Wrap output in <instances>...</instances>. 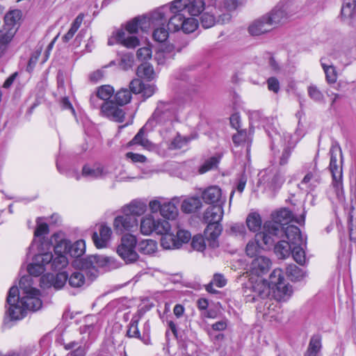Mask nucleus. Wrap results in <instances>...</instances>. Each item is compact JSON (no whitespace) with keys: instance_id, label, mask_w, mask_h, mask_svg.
Returning <instances> with one entry per match:
<instances>
[{"instance_id":"7c9ffc66","label":"nucleus","mask_w":356,"mask_h":356,"mask_svg":"<svg viewBox=\"0 0 356 356\" xmlns=\"http://www.w3.org/2000/svg\"><path fill=\"white\" fill-rule=\"evenodd\" d=\"M202 206L201 200L197 197H191L185 199L181 205L183 212L191 213L200 209Z\"/></svg>"},{"instance_id":"f03ea898","label":"nucleus","mask_w":356,"mask_h":356,"mask_svg":"<svg viewBox=\"0 0 356 356\" xmlns=\"http://www.w3.org/2000/svg\"><path fill=\"white\" fill-rule=\"evenodd\" d=\"M277 290L287 295L289 287L284 283L282 270L276 268L270 273L269 281L265 280H250L243 284V293L246 302H253L259 300H264L270 293V289Z\"/></svg>"},{"instance_id":"0e129e2a","label":"nucleus","mask_w":356,"mask_h":356,"mask_svg":"<svg viewBox=\"0 0 356 356\" xmlns=\"http://www.w3.org/2000/svg\"><path fill=\"white\" fill-rule=\"evenodd\" d=\"M152 49L149 47L140 48L137 51V58L140 60H147L152 56Z\"/></svg>"},{"instance_id":"a19ab883","label":"nucleus","mask_w":356,"mask_h":356,"mask_svg":"<svg viewBox=\"0 0 356 356\" xmlns=\"http://www.w3.org/2000/svg\"><path fill=\"white\" fill-rule=\"evenodd\" d=\"M137 75L139 77L152 80L154 78V71L152 65L145 63L137 68Z\"/></svg>"},{"instance_id":"603ef678","label":"nucleus","mask_w":356,"mask_h":356,"mask_svg":"<svg viewBox=\"0 0 356 356\" xmlns=\"http://www.w3.org/2000/svg\"><path fill=\"white\" fill-rule=\"evenodd\" d=\"M308 96L316 102H323L324 95L320 89L315 85H310L307 88Z\"/></svg>"},{"instance_id":"774afa93","label":"nucleus","mask_w":356,"mask_h":356,"mask_svg":"<svg viewBox=\"0 0 356 356\" xmlns=\"http://www.w3.org/2000/svg\"><path fill=\"white\" fill-rule=\"evenodd\" d=\"M143 83L139 79H133L129 83V88L131 92L134 94L140 93L143 89Z\"/></svg>"},{"instance_id":"58836bf2","label":"nucleus","mask_w":356,"mask_h":356,"mask_svg":"<svg viewBox=\"0 0 356 356\" xmlns=\"http://www.w3.org/2000/svg\"><path fill=\"white\" fill-rule=\"evenodd\" d=\"M85 251L86 244L83 240H79L74 243L73 244L70 243L69 254L72 257L79 259V257H80L84 254Z\"/></svg>"},{"instance_id":"c756f323","label":"nucleus","mask_w":356,"mask_h":356,"mask_svg":"<svg viewBox=\"0 0 356 356\" xmlns=\"http://www.w3.org/2000/svg\"><path fill=\"white\" fill-rule=\"evenodd\" d=\"M18 27H6L0 31V49L4 51L15 36Z\"/></svg>"},{"instance_id":"412c9836","label":"nucleus","mask_w":356,"mask_h":356,"mask_svg":"<svg viewBox=\"0 0 356 356\" xmlns=\"http://www.w3.org/2000/svg\"><path fill=\"white\" fill-rule=\"evenodd\" d=\"M202 198L207 204H219L225 199L222 197V191L217 186H211L204 189L202 193Z\"/></svg>"},{"instance_id":"6e6d98bb","label":"nucleus","mask_w":356,"mask_h":356,"mask_svg":"<svg viewBox=\"0 0 356 356\" xmlns=\"http://www.w3.org/2000/svg\"><path fill=\"white\" fill-rule=\"evenodd\" d=\"M38 264L40 266L46 268V266H49L51 267V263L52 260V253L46 252L43 254H39L34 257L33 258Z\"/></svg>"},{"instance_id":"20e7f679","label":"nucleus","mask_w":356,"mask_h":356,"mask_svg":"<svg viewBox=\"0 0 356 356\" xmlns=\"http://www.w3.org/2000/svg\"><path fill=\"white\" fill-rule=\"evenodd\" d=\"M203 0H175L170 5V13L168 27L170 31L181 30L186 14L199 15L204 8Z\"/></svg>"},{"instance_id":"dca6fc26","label":"nucleus","mask_w":356,"mask_h":356,"mask_svg":"<svg viewBox=\"0 0 356 356\" xmlns=\"http://www.w3.org/2000/svg\"><path fill=\"white\" fill-rule=\"evenodd\" d=\"M120 43L127 48H135L139 45V40L136 36L127 35L123 29H119L113 33V36L108 39V44L113 45Z\"/></svg>"},{"instance_id":"c9c22d12","label":"nucleus","mask_w":356,"mask_h":356,"mask_svg":"<svg viewBox=\"0 0 356 356\" xmlns=\"http://www.w3.org/2000/svg\"><path fill=\"white\" fill-rule=\"evenodd\" d=\"M262 243L266 245L263 239H259L255 235V240L254 241H250L245 248V252L248 256L251 257H257V253L259 252L260 248H264ZM272 245H266V246H271Z\"/></svg>"},{"instance_id":"37998d69","label":"nucleus","mask_w":356,"mask_h":356,"mask_svg":"<svg viewBox=\"0 0 356 356\" xmlns=\"http://www.w3.org/2000/svg\"><path fill=\"white\" fill-rule=\"evenodd\" d=\"M68 282L69 284L74 288L82 286L86 282L84 273L81 270L74 271L70 277L68 276Z\"/></svg>"},{"instance_id":"72a5a7b5","label":"nucleus","mask_w":356,"mask_h":356,"mask_svg":"<svg viewBox=\"0 0 356 356\" xmlns=\"http://www.w3.org/2000/svg\"><path fill=\"white\" fill-rule=\"evenodd\" d=\"M232 140L236 145L246 144L247 152H248L252 142V136L246 130H240L233 136Z\"/></svg>"},{"instance_id":"4be33fe9","label":"nucleus","mask_w":356,"mask_h":356,"mask_svg":"<svg viewBox=\"0 0 356 356\" xmlns=\"http://www.w3.org/2000/svg\"><path fill=\"white\" fill-rule=\"evenodd\" d=\"M170 13V6H163L153 11L149 17H147V25L149 27L152 25H164Z\"/></svg>"},{"instance_id":"3c124183","label":"nucleus","mask_w":356,"mask_h":356,"mask_svg":"<svg viewBox=\"0 0 356 356\" xmlns=\"http://www.w3.org/2000/svg\"><path fill=\"white\" fill-rule=\"evenodd\" d=\"M321 65L325 74V79L327 83H334L337 79V73L335 67L332 65H327L321 61Z\"/></svg>"},{"instance_id":"cd10ccee","label":"nucleus","mask_w":356,"mask_h":356,"mask_svg":"<svg viewBox=\"0 0 356 356\" xmlns=\"http://www.w3.org/2000/svg\"><path fill=\"white\" fill-rule=\"evenodd\" d=\"M147 23V21L146 17H136L127 23L125 26V31L130 34L138 33L139 29L145 31L148 28Z\"/></svg>"},{"instance_id":"c85d7f7f","label":"nucleus","mask_w":356,"mask_h":356,"mask_svg":"<svg viewBox=\"0 0 356 356\" xmlns=\"http://www.w3.org/2000/svg\"><path fill=\"white\" fill-rule=\"evenodd\" d=\"M322 338L319 334L313 335L310 340L304 356H322Z\"/></svg>"},{"instance_id":"f257e3e1","label":"nucleus","mask_w":356,"mask_h":356,"mask_svg":"<svg viewBox=\"0 0 356 356\" xmlns=\"http://www.w3.org/2000/svg\"><path fill=\"white\" fill-rule=\"evenodd\" d=\"M140 232L143 235H149L153 232L162 235L161 245L165 250L180 248L191 238V233L185 229H178L176 234L170 232V225L163 219H155L151 216L141 219Z\"/></svg>"},{"instance_id":"de8ad7c7","label":"nucleus","mask_w":356,"mask_h":356,"mask_svg":"<svg viewBox=\"0 0 356 356\" xmlns=\"http://www.w3.org/2000/svg\"><path fill=\"white\" fill-rule=\"evenodd\" d=\"M131 99V91L127 88H122L115 95L116 104L120 106H123L128 104Z\"/></svg>"},{"instance_id":"39448f33","label":"nucleus","mask_w":356,"mask_h":356,"mask_svg":"<svg viewBox=\"0 0 356 356\" xmlns=\"http://www.w3.org/2000/svg\"><path fill=\"white\" fill-rule=\"evenodd\" d=\"M224 204L225 201H222L221 204L210 206L203 214V221L207 223L204 235L209 242V246L212 248L218 246V238L222 231L220 222L224 215Z\"/></svg>"},{"instance_id":"a878e982","label":"nucleus","mask_w":356,"mask_h":356,"mask_svg":"<svg viewBox=\"0 0 356 356\" xmlns=\"http://www.w3.org/2000/svg\"><path fill=\"white\" fill-rule=\"evenodd\" d=\"M146 208L147 205L144 202L134 200L129 204L124 206L121 209V212L129 215H134L136 218L143 214L146 211Z\"/></svg>"},{"instance_id":"f8f14e48","label":"nucleus","mask_w":356,"mask_h":356,"mask_svg":"<svg viewBox=\"0 0 356 356\" xmlns=\"http://www.w3.org/2000/svg\"><path fill=\"white\" fill-rule=\"evenodd\" d=\"M291 6L292 2L291 1H280L270 12L264 15L272 29L295 12Z\"/></svg>"},{"instance_id":"f3484780","label":"nucleus","mask_w":356,"mask_h":356,"mask_svg":"<svg viewBox=\"0 0 356 356\" xmlns=\"http://www.w3.org/2000/svg\"><path fill=\"white\" fill-rule=\"evenodd\" d=\"M67 280L68 275L66 272H60L56 275L47 273L41 277L40 286L43 288L54 286L56 289H60L65 285Z\"/></svg>"},{"instance_id":"393cba45","label":"nucleus","mask_w":356,"mask_h":356,"mask_svg":"<svg viewBox=\"0 0 356 356\" xmlns=\"http://www.w3.org/2000/svg\"><path fill=\"white\" fill-rule=\"evenodd\" d=\"M288 239V242L293 245H303L305 243L300 229L295 225H288L284 228L283 236Z\"/></svg>"},{"instance_id":"e433bc0d","label":"nucleus","mask_w":356,"mask_h":356,"mask_svg":"<svg viewBox=\"0 0 356 356\" xmlns=\"http://www.w3.org/2000/svg\"><path fill=\"white\" fill-rule=\"evenodd\" d=\"M286 274L291 281H300L305 276L303 270L293 264L287 266Z\"/></svg>"},{"instance_id":"0eeeda50","label":"nucleus","mask_w":356,"mask_h":356,"mask_svg":"<svg viewBox=\"0 0 356 356\" xmlns=\"http://www.w3.org/2000/svg\"><path fill=\"white\" fill-rule=\"evenodd\" d=\"M33 279L30 275L21 277L19 282V300L28 310L37 311L42 305L40 291L32 286Z\"/></svg>"},{"instance_id":"69168bd1","label":"nucleus","mask_w":356,"mask_h":356,"mask_svg":"<svg viewBox=\"0 0 356 356\" xmlns=\"http://www.w3.org/2000/svg\"><path fill=\"white\" fill-rule=\"evenodd\" d=\"M125 156L127 159L131 160L134 163H143L147 161V159L145 156L140 154L134 153V152H127L125 154Z\"/></svg>"},{"instance_id":"aec40b11","label":"nucleus","mask_w":356,"mask_h":356,"mask_svg":"<svg viewBox=\"0 0 356 356\" xmlns=\"http://www.w3.org/2000/svg\"><path fill=\"white\" fill-rule=\"evenodd\" d=\"M109 173L108 168L101 164L85 165L82 169V175L90 179L104 178Z\"/></svg>"},{"instance_id":"79ce46f5","label":"nucleus","mask_w":356,"mask_h":356,"mask_svg":"<svg viewBox=\"0 0 356 356\" xmlns=\"http://www.w3.org/2000/svg\"><path fill=\"white\" fill-rule=\"evenodd\" d=\"M157 243L152 239H145L138 243V250L141 253L151 254L156 252Z\"/></svg>"},{"instance_id":"5fc2aeb1","label":"nucleus","mask_w":356,"mask_h":356,"mask_svg":"<svg viewBox=\"0 0 356 356\" xmlns=\"http://www.w3.org/2000/svg\"><path fill=\"white\" fill-rule=\"evenodd\" d=\"M138 318H133L129 323V329L127 330V336L129 337H134L137 339H141L140 333L138 330Z\"/></svg>"},{"instance_id":"2f4dec72","label":"nucleus","mask_w":356,"mask_h":356,"mask_svg":"<svg viewBox=\"0 0 356 356\" xmlns=\"http://www.w3.org/2000/svg\"><path fill=\"white\" fill-rule=\"evenodd\" d=\"M293 245L287 241L280 240L275 245V253L279 259H285L291 254Z\"/></svg>"},{"instance_id":"13d9d810","label":"nucleus","mask_w":356,"mask_h":356,"mask_svg":"<svg viewBox=\"0 0 356 356\" xmlns=\"http://www.w3.org/2000/svg\"><path fill=\"white\" fill-rule=\"evenodd\" d=\"M27 270L30 275L38 277L44 272L46 268L35 262L33 259V262L28 266Z\"/></svg>"},{"instance_id":"4468645a","label":"nucleus","mask_w":356,"mask_h":356,"mask_svg":"<svg viewBox=\"0 0 356 356\" xmlns=\"http://www.w3.org/2000/svg\"><path fill=\"white\" fill-rule=\"evenodd\" d=\"M330 161L329 168L332 176L333 185L334 187L339 188L342 184V170L341 167L337 163V156H340V163H342L343 155L341 149L337 143H334L332 145L330 149Z\"/></svg>"},{"instance_id":"864d4df0","label":"nucleus","mask_w":356,"mask_h":356,"mask_svg":"<svg viewBox=\"0 0 356 356\" xmlns=\"http://www.w3.org/2000/svg\"><path fill=\"white\" fill-rule=\"evenodd\" d=\"M205 240L208 241L206 237L202 235H195L192 238L191 245L197 251L203 252L206 248ZM209 243V242H207Z\"/></svg>"},{"instance_id":"052dcab7","label":"nucleus","mask_w":356,"mask_h":356,"mask_svg":"<svg viewBox=\"0 0 356 356\" xmlns=\"http://www.w3.org/2000/svg\"><path fill=\"white\" fill-rule=\"evenodd\" d=\"M295 144H289L284 148L282 155L280 158L279 163L280 165H284L288 163L289 159L291 156Z\"/></svg>"},{"instance_id":"6ab92c4d","label":"nucleus","mask_w":356,"mask_h":356,"mask_svg":"<svg viewBox=\"0 0 356 356\" xmlns=\"http://www.w3.org/2000/svg\"><path fill=\"white\" fill-rule=\"evenodd\" d=\"M321 181L320 171L317 168L316 163H311L306 175L301 181L302 185H305L307 188L312 191Z\"/></svg>"},{"instance_id":"bf43d9fd","label":"nucleus","mask_w":356,"mask_h":356,"mask_svg":"<svg viewBox=\"0 0 356 356\" xmlns=\"http://www.w3.org/2000/svg\"><path fill=\"white\" fill-rule=\"evenodd\" d=\"M168 31L165 27L155 29L153 32L154 39L159 42H165L168 38Z\"/></svg>"},{"instance_id":"680f3d73","label":"nucleus","mask_w":356,"mask_h":356,"mask_svg":"<svg viewBox=\"0 0 356 356\" xmlns=\"http://www.w3.org/2000/svg\"><path fill=\"white\" fill-rule=\"evenodd\" d=\"M39 219H37V227L34 232L35 237H41L49 233V226L45 222H40Z\"/></svg>"},{"instance_id":"473e14b6","label":"nucleus","mask_w":356,"mask_h":356,"mask_svg":"<svg viewBox=\"0 0 356 356\" xmlns=\"http://www.w3.org/2000/svg\"><path fill=\"white\" fill-rule=\"evenodd\" d=\"M59 238V234H54L52 236V238L56 242V244L54 246V253L58 254H63L65 255L66 254H69L70 241L65 238H60L58 241V239Z\"/></svg>"},{"instance_id":"1a4fd4ad","label":"nucleus","mask_w":356,"mask_h":356,"mask_svg":"<svg viewBox=\"0 0 356 356\" xmlns=\"http://www.w3.org/2000/svg\"><path fill=\"white\" fill-rule=\"evenodd\" d=\"M6 302L9 305L6 312L4 323L9 321H18L22 319L28 310L19 300V291L17 286H13L8 294Z\"/></svg>"},{"instance_id":"4c0bfd02","label":"nucleus","mask_w":356,"mask_h":356,"mask_svg":"<svg viewBox=\"0 0 356 356\" xmlns=\"http://www.w3.org/2000/svg\"><path fill=\"white\" fill-rule=\"evenodd\" d=\"M246 224L251 232H256L259 231L261 227L260 215L257 213H250L247 217Z\"/></svg>"},{"instance_id":"09e8293b","label":"nucleus","mask_w":356,"mask_h":356,"mask_svg":"<svg viewBox=\"0 0 356 356\" xmlns=\"http://www.w3.org/2000/svg\"><path fill=\"white\" fill-rule=\"evenodd\" d=\"M104 102H110L108 100L114 94V89L109 85L102 86L98 88L97 93Z\"/></svg>"},{"instance_id":"7ed1b4c3","label":"nucleus","mask_w":356,"mask_h":356,"mask_svg":"<svg viewBox=\"0 0 356 356\" xmlns=\"http://www.w3.org/2000/svg\"><path fill=\"white\" fill-rule=\"evenodd\" d=\"M293 220L301 225L305 222V216L294 218L290 210L282 209L272 214V219L264 223L263 231L257 233V237L259 239H263L266 245H274L275 241L283 235L285 225Z\"/></svg>"},{"instance_id":"5701e85b","label":"nucleus","mask_w":356,"mask_h":356,"mask_svg":"<svg viewBox=\"0 0 356 356\" xmlns=\"http://www.w3.org/2000/svg\"><path fill=\"white\" fill-rule=\"evenodd\" d=\"M271 30L272 28L266 19L264 15L252 22L248 26L249 33L254 36L264 34Z\"/></svg>"},{"instance_id":"ea45409f","label":"nucleus","mask_w":356,"mask_h":356,"mask_svg":"<svg viewBox=\"0 0 356 356\" xmlns=\"http://www.w3.org/2000/svg\"><path fill=\"white\" fill-rule=\"evenodd\" d=\"M69 261L66 255L63 254H55L54 256L52 254V260L51 263V269L54 270H60L64 268H65Z\"/></svg>"},{"instance_id":"6e6552de","label":"nucleus","mask_w":356,"mask_h":356,"mask_svg":"<svg viewBox=\"0 0 356 356\" xmlns=\"http://www.w3.org/2000/svg\"><path fill=\"white\" fill-rule=\"evenodd\" d=\"M109 262V259L100 255H90L85 258L76 259L73 266L76 269L86 273L88 279L94 280L99 275L98 268Z\"/></svg>"},{"instance_id":"a18cd8bd","label":"nucleus","mask_w":356,"mask_h":356,"mask_svg":"<svg viewBox=\"0 0 356 356\" xmlns=\"http://www.w3.org/2000/svg\"><path fill=\"white\" fill-rule=\"evenodd\" d=\"M303 245H293L291 254L293 259L300 265H305L306 263V255L305 250L302 247Z\"/></svg>"},{"instance_id":"338daca9","label":"nucleus","mask_w":356,"mask_h":356,"mask_svg":"<svg viewBox=\"0 0 356 356\" xmlns=\"http://www.w3.org/2000/svg\"><path fill=\"white\" fill-rule=\"evenodd\" d=\"M215 24V17L212 15L204 13L201 17V24L205 28L208 29L211 27Z\"/></svg>"},{"instance_id":"8fccbe9b","label":"nucleus","mask_w":356,"mask_h":356,"mask_svg":"<svg viewBox=\"0 0 356 356\" xmlns=\"http://www.w3.org/2000/svg\"><path fill=\"white\" fill-rule=\"evenodd\" d=\"M219 163V158L217 156H211L207 159L203 164L199 168V174H204L207 172L216 168Z\"/></svg>"},{"instance_id":"bb28decb","label":"nucleus","mask_w":356,"mask_h":356,"mask_svg":"<svg viewBox=\"0 0 356 356\" xmlns=\"http://www.w3.org/2000/svg\"><path fill=\"white\" fill-rule=\"evenodd\" d=\"M179 203V199L172 198L170 201H163L161 216L167 219H174L178 214L177 205Z\"/></svg>"},{"instance_id":"c03bdc74","label":"nucleus","mask_w":356,"mask_h":356,"mask_svg":"<svg viewBox=\"0 0 356 356\" xmlns=\"http://www.w3.org/2000/svg\"><path fill=\"white\" fill-rule=\"evenodd\" d=\"M195 15L186 14L181 30L185 33H190L196 30L198 26V22L194 17Z\"/></svg>"},{"instance_id":"9d476101","label":"nucleus","mask_w":356,"mask_h":356,"mask_svg":"<svg viewBox=\"0 0 356 356\" xmlns=\"http://www.w3.org/2000/svg\"><path fill=\"white\" fill-rule=\"evenodd\" d=\"M258 187L264 191H274L282 186L285 181L284 175L274 169H266L259 175Z\"/></svg>"},{"instance_id":"49530a36","label":"nucleus","mask_w":356,"mask_h":356,"mask_svg":"<svg viewBox=\"0 0 356 356\" xmlns=\"http://www.w3.org/2000/svg\"><path fill=\"white\" fill-rule=\"evenodd\" d=\"M22 17V13L19 10H14L8 12L5 16V22L6 27H17V23Z\"/></svg>"},{"instance_id":"f704fd0d","label":"nucleus","mask_w":356,"mask_h":356,"mask_svg":"<svg viewBox=\"0 0 356 356\" xmlns=\"http://www.w3.org/2000/svg\"><path fill=\"white\" fill-rule=\"evenodd\" d=\"M139 145L145 149L152 147V143L146 138L144 127L141 128L133 139L129 143V145Z\"/></svg>"},{"instance_id":"b1692460","label":"nucleus","mask_w":356,"mask_h":356,"mask_svg":"<svg viewBox=\"0 0 356 356\" xmlns=\"http://www.w3.org/2000/svg\"><path fill=\"white\" fill-rule=\"evenodd\" d=\"M102 115L116 122H122L124 118V113L122 109L118 108L113 102H104L102 105Z\"/></svg>"},{"instance_id":"2eb2a0df","label":"nucleus","mask_w":356,"mask_h":356,"mask_svg":"<svg viewBox=\"0 0 356 356\" xmlns=\"http://www.w3.org/2000/svg\"><path fill=\"white\" fill-rule=\"evenodd\" d=\"M113 225L116 234H122L136 230L138 222L137 218L134 216V215L122 213V214L117 216L114 218Z\"/></svg>"},{"instance_id":"423d86ee","label":"nucleus","mask_w":356,"mask_h":356,"mask_svg":"<svg viewBox=\"0 0 356 356\" xmlns=\"http://www.w3.org/2000/svg\"><path fill=\"white\" fill-rule=\"evenodd\" d=\"M179 106L177 100L159 101L145 126H160L166 130L171 129L174 123L179 121Z\"/></svg>"},{"instance_id":"ddd939ff","label":"nucleus","mask_w":356,"mask_h":356,"mask_svg":"<svg viewBox=\"0 0 356 356\" xmlns=\"http://www.w3.org/2000/svg\"><path fill=\"white\" fill-rule=\"evenodd\" d=\"M271 266V261L265 256H257L254 257L248 266L246 274L249 277L248 282L256 280H261L260 277L267 273Z\"/></svg>"},{"instance_id":"4d7b16f0","label":"nucleus","mask_w":356,"mask_h":356,"mask_svg":"<svg viewBox=\"0 0 356 356\" xmlns=\"http://www.w3.org/2000/svg\"><path fill=\"white\" fill-rule=\"evenodd\" d=\"M134 63V56L131 53L122 54L120 58V65L124 70H127L131 68Z\"/></svg>"},{"instance_id":"e2e57ef3","label":"nucleus","mask_w":356,"mask_h":356,"mask_svg":"<svg viewBox=\"0 0 356 356\" xmlns=\"http://www.w3.org/2000/svg\"><path fill=\"white\" fill-rule=\"evenodd\" d=\"M243 0H224V7L227 11H234L243 5Z\"/></svg>"},{"instance_id":"9b49d317","label":"nucleus","mask_w":356,"mask_h":356,"mask_svg":"<svg viewBox=\"0 0 356 356\" xmlns=\"http://www.w3.org/2000/svg\"><path fill=\"white\" fill-rule=\"evenodd\" d=\"M136 237L133 234H127L121 238V243L117 248V252L126 263H132L138 259V254L136 251Z\"/></svg>"},{"instance_id":"a211bd4d","label":"nucleus","mask_w":356,"mask_h":356,"mask_svg":"<svg viewBox=\"0 0 356 356\" xmlns=\"http://www.w3.org/2000/svg\"><path fill=\"white\" fill-rule=\"evenodd\" d=\"M111 235V228L105 224H101L99 227V232L92 233V239L97 248H104L107 247Z\"/></svg>"}]
</instances>
